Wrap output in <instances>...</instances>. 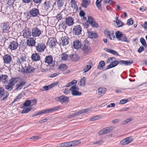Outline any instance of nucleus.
<instances>
[{"label": "nucleus", "instance_id": "41", "mask_svg": "<svg viewBox=\"0 0 147 147\" xmlns=\"http://www.w3.org/2000/svg\"><path fill=\"white\" fill-rule=\"evenodd\" d=\"M84 44L82 47V49L83 50H86L87 49L88 47V42L86 40H85L84 41Z\"/></svg>", "mask_w": 147, "mask_h": 147}, {"label": "nucleus", "instance_id": "5", "mask_svg": "<svg viewBox=\"0 0 147 147\" xmlns=\"http://www.w3.org/2000/svg\"><path fill=\"white\" fill-rule=\"evenodd\" d=\"M82 29L79 25L74 26L73 28V33L74 35L78 36L81 34Z\"/></svg>", "mask_w": 147, "mask_h": 147}, {"label": "nucleus", "instance_id": "53", "mask_svg": "<svg viewBox=\"0 0 147 147\" xmlns=\"http://www.w3.org/2000/svg\"><path fill=\"white\" fill-rule=\"evenodd\" d=\"M133 119L131 118H129L126 119L125 121H124L123 122L122 124H125L128 123L133 121Z\"/></svg>", "mask_w": 147, "mask_h": 147}, {"label": "nucleus", "instance_id": "16", "mask_svg": "<svg viewBox=\"0 0 147 147\" xmlns=\"http://www.w3.org/2000/svg\"><path fill=\"white\" fill-rule=\"evenodd\" d=\"M57 42L56 40L54 38H50L48 40V43H49V46L51 48L53 47H55Z\"/></svg>", "mask_w": 147, "mask_h": 147}, {"label": "nucleus", "instance_id": "42", "mask_svg": "<svg viewBox=\"0 0 147 147\" xmlns=\"http://www.w3.org/2000/svg\"><path fill=\"white\" fill-rule=\"evenodd\" d=\"M123 34L121 33L119 31H117L116 33V38L118 40H119Z\"/></svg>", "mask_w": 147, "mask_h": 147}, {"label": "nucleus", "instance_id": "49", "mask_svg": "<svg viewBox=\"0 0 147 147\" xmlns=\"http://www.w3.org/2000/svg\"><path fill=\"white\" fill-rule=\"evenodd\" d=\"M80 85L84 86L85 85L86 83V78L85 77H83L82 79H81L80 82Z\"/></svg>", "mask_w": 147, "mask_h": 147}, {"label": "nucleus", "instance_id": "22", "mask_svg": "<svg viewBox=\"0 0 147 147\" xmlns=\"http://www.w3.org/2000/svg\"><path fill=\"white\" fill-rule=\"evenodd\" d=\"M68 38L66 36L62 37L61 38V41H60V44L62 45H67L69 43Z\"/></svg>", "mask_w": 147, "mask_h": 147}, {"label": "nucleus", "instance_id": "52", "mask_svg": "<svg viewBox=\"0 0 147 147\" xmlns=\"http://www.w3.org/2000/svg\"><path fill=\"white\" fill-rule=\"evenodd\" d=\"M111 127H109L103 129V131H104L105 134H106L109 132L111 130Z\"/></svg>", "mask_w": 147, "mask_h": 147}, {"label": "nucleus", "instance_id": "63", "mask_svg": "<svg viewBox=\"0 0 147 147\" xmlns=\"http://www.w3.org/2000/svg\"><path fill=\"white\" fill-rule=\"evenodd\" d=\"M69 91H70V90H69V89L65 88L63 90V92L65 94H67L69 93Z\"/></svg>", "mask_w": 147, "mask_h": 147}, {"label": "nucleus", "instance_id": "29", "mask_svg": "<svg viewBox=\"0 0 147 147\" xmlns=\"http://www.w3.org/2000/svg\"><path fill=\"white\" fill-rule=\"evenodd\" d=\"M73 46L74 48L78 49L81 47V44L78 40H76L73 42Z\"/></svg>", "mask_w": 147, "mask_h": 147}, {"label": "nucleus", "instance_id": "32", "mask_svg": "<svg viewBox=\"0 0 147 147\" xmlns=\"http://www.w3.org/2000/svg\"><path fill=\"white\" fill-rule=\"evenodd\" d=\"M26 82L24 81H22L20 83L17 84L16 85L15 90H17L19 89H21L22 87L26 84Z\"/></svg>", "mask_w": 147, "mask_h": 147}, {"label": "nucleus", "instance_id": "13", "mask_svg": "<svg viewBox=\"0 0 147 147\" xmlns=\"http://www.w3.org/2000/svg\"><path fill=\"white\" fill-rule=\"evenodd\" d=\"M132 137H127L120 141V143L121 145H124L128 144L132 141Z\"/></svg>", "mask_w": 147, "mask_h": 147}, {"label": "nucleus", "instance_id": "57", "mask_svg": "<svg viewBox=\"0 0 147 147\" xmlns=\"http://www.w3.org/2000/svg\"><path fill=\"white\" fill-rule=\"evenodd\" d=\"M103 142V141L102 140H100L94 142L93 143V144H96L97 145H100Z\"/></svg>", "mask_w": 147, "mask_h": 147}, {"label": "nucleus", "instance_id": "7", "mask_svg": "<svg viewBox=\"0 0 147 147\" xmlns=\"http://www.w3.org/2000/svg\"><path fill=\"white\" fill-rule=\"evenodd\" d=\"M8 92L5 91L2 87L0 88V98H2L1 100H3L9 96Z\"/></svg>", "mask_w": 147, "mask_h": 147}, {"label": "nucleus", "instance_id": "19", "mask_svg": "<svg viewBox=\"0 0 147 147\" xmlns=\"http://www.w3.org/2000/svg\"><path fill=\"white\" fill-rule=\"evenodd\" d=\"M74 20L71 17L69 16L65 20L66 24L68 26H71L74 24Z\"/></svg>", "mask_w": 147, "mask_h": 147}, {"label": "nucleus", "instance_id": "40", "mask_svg": "<svg viewBox=\"0 0 147 147\" xmlns=\"http://www.w3.org/2000/svg\"><path fill=\"white\" fill-rule=\"evenodd\" d=\"M67 68V65L65 64H62L60 65L59 67V69L61 71H63Z\"/></svg>", "mask_w": 147, "mask_h": 147}, {"label": "nucleus", "instance_id": "4", "mask_svg": "<svg viewBox=\"0 0 147 147\" xmlns=\"http://www.w3.org/2000/svg\"><path fill=\"white\" fill-rule=\"evenodd\" d=\"M69 90L71 92V94L73 96H80L82 94V92L78 91L79 88L76 85L72 86L69 89Z\"/></svg>", "mask_w": 147, "mask_h": 147}, {"label": "nucleus", "instance_id": "58", "mask_svg": "<svg viewBox=\"0 0 147 147\" xmlns=\"http://www.w3.org/2000/svg\"><path fill=\"white\" fill-rule=\"evenodd\" d=\"M128 101V99H123L121 100L119 103L121 104H123L127 102Z\"/></svg>", "mask_w": 147, "mask_h": 147}, {"label": "nucleus", "instance_id": "17", "mask_svg": "<svg viewBox=\"0 0 147 147\" xmlns=\"http://www.w3.org/2000/svg\"><path fill=\"white\" fill-rule=\"evenodd\" d=\"M30 13L32 17H35L39 14V12L38 9L33 8L30 11Z\"/></svg>", "mask_w": 147, "mask_h": 147}, {"label": "nucleus", "instance_id": "43", "mask_svg": "<svg viewBox=\"0 0 147 147\" xmlns=\"http://www.w3.org/2000/svg\"><path fill=\"white\" fill-rule=\"evenodd\" d=\"M102 1V0H97L96 2V6L99 9H102V7L100 3Z\"/></svg>", "mask_w": 147, "mask_h": 147}, {"label": "nucleus", "instance_id": "35", "mask_svg": "<svg viewBox=\"0 0 147 147\" xmlns=\"http://www.w3.org/2000/svg\"><path fill=\"white\" fill-rule=\"evenodd\" d=\"M98 93L99 95L102 96L107 91V90L106 88H99L98 89Z\"/></svg>", "mask_w": 147, "mask_h": 147}, {"label": "nucleus", "instance_id": "25", "mask_svg": "<svg viewBox=\"0 0 147 147\" xmlns=\"http://www.w3.org/2000/svg\"><path fill=\"white\" fill-rule=\"evenodd\" d=\"M133 61L132 60L124 61L121 60L119 61V64L125 65H130L132 64Z\"/></svg>", "mask_w": 147, "mask_h": 147}, {"label": "nucleus", "instance_id": "30", "mask_svg": "<svg viewBox=\"0 0 147 147\" xmlns=\"http://www.w3.org/2000/svg\"><path fill=\"white\" fill-rule=\"evenodd\" d=\"M104 50L106 51L111 53V54H113L116 56H119V55L118 53L115 51L112 50L111 49H108L107 48H105Z\"/></svg>", "mask_w": 147, "mask_h": 147}, {"label": "nucleus", "instance_id": "1", "mask_svg": "<svg viewBox=\"0 0 147 147\" xmlns=\"http://www.w3.org/2000/svg\"><path fill=\"white\" fill-rule=\"evenodd\" d=\"M19 77H12L8 81L7 85H5V88L9 91L12 90L13 86L18 82Z\"/></svg>", "mask_w": 147, "mask_h": 147}, {"label": "nucleus", "instance_id": "51", "mask_svg": "<svg viewBox=\"0 0 147 147\" xmlns=\"http://www.w3.org/2000/svg\"><path fill=\"white\" fill-rule=\"evenodd\" d=\"M116 58L115 57H111L108 58L107 60V63H111L114 60H115Z\"/></svg>", "mask_w": 147, "mask_h": 147}, {"label": "nucleus", "instance_id": "20", "mask_svg": "<svg viewBox=\"0 0 147 147\" xmlns=\"http://www.w3.org/2000/svg\"><path fill=\"white\" fill-rule=\"evenodd\" d=\"M51 2L50 1H46L42 5V9L43 10H47L51 7Z\"/></svg>", "mask_w": 147, "mask_h": 147}, {"label": "nucleus", "instance_id": "26", "mask_svg": "<svg viewBox=\"0 0 147 147\" xmlns=\"http://www.w3.org/2000/svg\"><path fill=\"white\" fill-rule=\"evenodd\" d=\"M23 36L24 37L28 38L30 36H31V32L29 29L27 28H25L23 31Z\"/></svg>", "mask_w": 147, "mask_h": 147}, {"label": "nucleus", "instance_id": "9", "mask_svg": "<svg viewBox=\"0 0 147 147\" xmlns=\"http://www.w3.org/2000/svg\"><path fill=\"white\" fill-rule=\"evenodd\" d=\"M41 34V31L38 27H35L32 30V34L34 37H38Z\"/></svg>", "mask_w": 147, "mask_h": 147}, {"label": "nucleus", "instance_id": "28", "mask_svg": "<svg viewBox=\"0 0 147 147\" xmlns=\"http://www.w3.org/2000/svg\"><path fill=\"white\" fill-rule=\"evenodd\" d=\"M88 36L91 38H95L98 37L97 33L94 32H88Z\"/></svg>", "mask_w": 147, "mask_h": 147}, {"label": "nucleus", "instance_id": "64", "mask_svg": "<svg viewBox=\"0 0 147 147\" xmlns=\"http://www.w3.org/2000/svg\"><path fill=\"white\" fill-rule=\"evenodd\" d=\"M111 32L109 31H107L106 33V34L107 36L111 40H112V38L111 37Z\"/></svg>", "mask_w": 147, "mask_h": 147}, {"label": "nucleus", "instance_id": "11", "mask_svg": "<svg viewBox=\"0 0 147 147\" xmlns=\"http://www.w3.org/2000/svg\"><path fill=\"white\" fill-rule=\"evenodd\" d=\"M1 27L3 31H5L6 32H9V30L10 28L9 23L8 22H5L2 23L1 25Z\"/></svg>", "mask_w": 147, "mask_h": 147}, {"label": "nucleus", "instance_id": "61", "mask_svg": "<svg viewBox=\"0 0 147 147\" xmlns=\"http://www.w3.org/2000/svg\"><path fill=\"white\" fill-rule=\"evenodd\" d=\"M80 16L82 17L85 15V13L83 10H81L80 12Z\"/></svg>", "mask_w": 147, "mask_h": 147}, {"label": "nucleus", "instance_id": "6", "mask_svg": "<svg viewBox=\"0 0 147 147\" xmlns=\"http://www.w3.org/2000/svg\"><path fill=\"white\" fill-rule=\"evenodd\" d=\"M26 56L24 54H22L19 58H17L16 64L17 65H23L24 64L23 63L26 62Z\"/></svg>", "mask_w": 147, "mask_h": 147}, {"label": "nucleus", "instance_id": "59", "mask_svg": "<svg viewBox=\"0 0 147 147\" xmlns=\"http://www.w3.org/2000/svg\"><path fill=\"white\" fill-rule=\"evenodd\" d=\"M144 50V48L143 46H141L138 49V51L139 53H140Z\"/></svg>", "mask_w": 147, "mask_h": 147}, {"label": "nucleus", "instance_id": "56", "mask_svg": "<svg viewBox=\"0 0 147 147\" xmlns=\"http://www.w3.org/2000/svg\"><path fill=\"white\" fill-rule=\"evenodd\" d=\"M91 67V66L90 65H87L86 66L85 69H84L83 71L85 73L87 71L89 70Z\"/></svg>", "mask_w": 147, "mask_h": 147}, {"label": "nucleus", "instance_id": "50", "mask_svg": "<svg viewBox=\"0 0 147 147\" xmlns=\"http://www.w3.org/2000/svg\"><path fill=\"white\" fill-rule=\"evenodd\" d=\"M115 21L118 27H120L122 26L123 23L120 20H118L117 21H114V22H115Z\"/></svg>", "mask_w": 147, "mask_h": 147}, {"label": "nucleus", "instance_id": "44", "mask_svg": "<svg viewBox=\"0 0 147 147\" xmlns=\"http://www.w3.org/2000/svg\"><path fill=\"white\" fill-rule=\"evenodd\" d=\"M140 41L142 45L146 48L147 47V44L144 38H142L140 39Z\"/></svg>", "mask_w": 147, "mask_h": 147}, {"label": "nucleus", "instance_id": "31", "mask_svg": "<svg viewBox=\"0 0 147 147\" xmlns=\"http://www.w3.org/2000/svg\"><path fill=\"white\" fill-rule=\"evenodd\" d=\"M53 60L52 56L51 55H50L46 57L45 61V63L49 64L52 63Z\"/></svg>", "mask_w": 147, "mask_h": 147}, {"label": "nucleus", "instance_id": "12", "mask_svg": "<svg viewBox=\"0 0 147 147\" xmlns=\"http://www.w3.org/2000/svg\"><path fill=\"white\" fill-rule=\"evenodd\" d=\"M65 143L66 147H69L77 145L80 143V142L79 140H76Z\"/></svg>", "mask_w": 147, "mask_h": 147}, {"label": "nucleus", "instance_id": "39", "mask_svg": "<svg viewBox=\"0 0 147 147\" xmlns=\"http://www.w3.org/2000/svg\"><path fill=\"white\" fill-rule=\"evenodd\" d=\"M105 65V63L104 61H101L99 63L97 66V68L99 69H102V67Z\"/></svg>", "mask_w": 147, "mask_h": 147}, {"label": "nucleus", "instance_id": "38", "mask_svg": "<svg viewBox=\"0 0 147 147\" xmlns=\"http://www.w3.org/2000/svg\"><path fill=\"white\" fill-rule=\"evenodd\" d=\"M67 25L65 22V23L64 21H62L59 25V28H61L63 30H65L67 27Z\"/></svg>", "mask_w": 147, "mask_h": 147}, {"label": "nucleus", "instance_id": "27", "mask_svg": "<svg viewBox=\"0 0 147 147\" xmlns=\"http://www.w3.org/2000/svg\"><path fill=\"white\" fill-rule=\"evenodd\" d=\"M32 59L34 61H36L40 59V57L38 53H35L32 54L31 56Z\"/></svg>", "mask_w": 147, "mask_h": 147}, {"label": "nucleus", "instance_id": "33", "mask_svg": "<svg viewBox=\"0 0 147 147\" xmlns=\"http://www.w3.org/2000/svg\"><path fill=\"white\" fill-rule=\"evenodd\" d=\"M90 1L87 0H82L81 6L82 7L86 8L87 6L89 5Z\"/></svg>", "mask_w": 147, "mask_h": 147}, {"label": "nucleus", "instance_id": "23", "mask_svg": "<svg viewBox=\"0 0 147 147\" xmlns=\"http://www.w3.org/2000/svg\"><path fill=\"white\" fill-rule=\"evenodd\" d=\"M59 82H54L53 83H52L51 84L48 85L46 86L43 87V89H44V90H47L53 87H54L57 86Z\"/></svg>", "mask_w": 147, "mask_h": 147}, {"label": "nucleus", "instance_id": "8", "mask_svg": "<svg viewBox=\"0 0 147 147\" xmlns=\"http://www.w3.org/2000/svg\"><path fill=\"white\" fill-rule=\"evenodd\" d=\"M9 48L11 50H15L18 47V43L16 40L9 42Z\"/></svg>", "mask_w": 147, "mask_h": 147}, {"label": "nucleus", "instance_id": "3", "mask_svg": "<svg viewBox=\"0 0 147 147\" xmlns=\"http://www.w3.org/2000/svg\"><path fill=\"white\" fill-rule=\"evenodd\" d=\"M60 109V107H59L56 106L52 108H50L49 109H47L46 110H44L41 111L36 114H34L32 115V117H34V116L41 115L42 114L49 113V112H52L54 111H56L58 110L59 109Z\"/></svg>", "mask_w": 147, "mask_h": 147}, {"label": "nucleus", "instance_id": "34", "mask_svg": "<svg viewBox=\"0 0 147 147\" xmlns=\"http://www.w3.org/2000/svg\"><path fill=\"white\" fill-rule=\"evenodd\" d=\"M8 76L7 75H2L1 76L0 81L3 83H6Z\"/></svg>", "mask_w": 147, "mask_h": 147}, {"label": "nucleus", "instance_id": "54", "mask_svg": "<svg viewBox=\"0 0 147 147\" xmlns=\"http://www.w3.org/2000/svg\"><path fill=\"white\" fill-rule=\"evenodd\" d=\"M31 103V102L29 100H27L24 103V106L25 107H27L29 106Z\"/></svg>", "mask_w": 147, "mask_h": 147}, {"label": "nucleus", "instance_id": "10", "mask_svg": "<svg viewBox=\"0 0 147 147\" xmlns=\"http://www.w3.org/2000/svg\"><path fill=\"white\" fill-rule=\"evenodd\" d=\"M46 48L45 44L42 43H38L36 46V49L38 52L43 51Z\"/></svg>", "mask_w": 147, "mask_h": 147}, {"label": "nucleus", "instance_id": "60", "mask_svg": "<svg viewBox=\"0 0 147 147\" xmlns=\"http://www.w3.org/2000/svg\"><path fill=\"white\" fill-rule=\"evenodd\" d=\"M98 116H97L93 117L90 118V120L91 121H94L98 120Z\"/></svg>", "mask_w": 147, "mask_h": 147}, {"label": "nucleus", "instance_id": "62", "mask_svg": "<svg viewBox=\"0 0 147 147\" xmlns=\"http://www.w3.org/2000/svg\"><path fill=\"white\" fill-rule=\"evenodd\" d=\"M59 74V73H54L53 74L51 75L49 77L50 78H53L54 77H56Z\"/></svg>", "mask_w": 147, "mask_h": 147}, {"label": "nucleus", "instance_id": "14", "mask_svg": "<svg viewBox=\"0 0 147 147\" xmlns=\"http://www.w3.org/2000/svg\"><path fill=\"white\" fill-rule=\"evenodd\" d=\"M55 100L57 101L61 102H69L68 97L64 95L57 97L55 98Z\"/></svg>", "mask_w": 147, "mask_h": 147}, {"label": "nucleus", "instance_id": "37", "mask_svg": "<svg viewBox=\"0 0 147 147\" xmlns=\"http://www.w3.org/2000/svg\"><path fill=\"white\" fill-rule=\"evenodd\" d=\"M119 40L128 43L129 42L128 39L126 36L125 34H123Z\"/></svg>", "mask_w": 147, "mask_h": 147}, {"label": "nucleus", "instance_id": "48", "mask_svg": "<svg viewBox=\"0 0 147 147\" xmlns=\"http://www.w3.org/2000/svg\"><path fill=\"white\" fill-rule=\"evenodd\" d=\"M32 108H24L22 111V113H26L29 112Z\"/></svg>", "mask_w": 147, "mask_h": 147}, {"label": "nucleus", "instance_id": "21", "mask_svg": "<svg viewBox=\"0 0 147 147\" xmlns=\"http://www.w3.org/2000/svg\"><path fill=\"white\" fill-rule=\"evenodd\" d=\"M118 64H119V61L117 60H114L110 64L107 66L106 69H108L115 67Z\"/></svg>", "mask_w": 147, "mask_h": 147}, {"label": "nucleus", "instance_id": "46", "mask_svg": "<svg viewBox=\"0 0 147 147\" xmlns=\"http://www.w3.org/2000/svg\"><path fill=\"white\" fill-rule=\"evenodd\" d=\"M70 3L72 8L76 9L78 7L75 0H72L71 1Z\"/></svg>", "mask_w": 147, "mask_h": 147}, {"label": "nucleus", "instance_id": "45", "mask_svg": "<svg viewBox=\"0 0 147 147\" xmlns=\"http://www.w3.org/2000/svg\"><path fill=\"white\" fill-rule=\"evenodd\" d=\"M57 2V5L58 7L59 8H60L63 6L64 4L63 0H58Z\"/></svg>", "mask_w": 147, "mask_h": 147}, {"label": "nucleus", "instance_id": "47", "mask_svg": "<svg viewBox=\"0 0 147 147\" xmlns=\"http://www.w3.org/2000/svg\"><path fill=\"white\" fill-rule=\"evenodd\" d=\"M68 55H67L65 53H63L61 55V57L62 59L64 61L67 60L68 57Z\"/></svg>", "mask_w": 147, "mask_h": 147}, {"label": "nucleus", "instance_id": "24", "mask_svg": "<svg viewBox=\"0 0 147 147\" xmlns=\"http://www.w3.org/2000/svg\"><path fill=\"white\" fill-rule=\"evenodd\" d=\"M27 45L29 46L32 47L34 46L35 44V40L33 38H30L27 40Z\"/></svg>", "mask_w": 147, "mask_h": 147}, {"label": "nucleus", "instance_id": "18", "mask_svg": "<svg viewBox=\"0 0 147 147\" xmlns=\"http://www.w3.org/2000/svg\"><path fill=\"white\" fill-rule=\"evenodd\" d=\"M3 59L5 63L6 64H9L12 61L11 57L8 54L5 55L3 56Z\"/></svg>", "mask_w": 147, "mask_h": 147}, {"label": "nucleus", "instance_id": "15", "mask_svg": "<svg viewBox=\"0 0 147 147\" xmlns=\"http://www.w3.org/2000/svg\"><path fill=\"white\" fill-rule=\"evenodd\" d=\"M88 21L91 25L93 27L97 28L98 25L96 21L90 16L88 17Z\"/></svg>", "mask_w": 147, "mask_h": 147}, {"label": "nucleus", "instance_id": "55", "mask_svg": "<svg viewBox=\"0 0 147 147\" xmlns=\"http://www.w3.org/2000/svg\"><path fill=\"white\" fill-rule=\"evenodd\" d=\"M127 24L128 26L132 25L133 23V21L132 19L130 18L127 20Z\"/></svg>", "mask_w": 147, "mask_h": 147}, {"label": "nucleus", "instance_id": "2", "mask_svg": "<svg viewBox=\"0 0 147 147\" xmlns=\"http://www.w3.org/2000/svg\"><path fill=\"white\" fill-rule=\"evenodd\" d=\"M22 68L21 69V72L26 73H31L34 72L35 69L32 66H30L28 64L27 65L25 63L23 65H22Z\"/></svg>", "mask_w": 147, "mask_h": 147}, {"label": "nucleus", "instance_id": "36", "mask_svg": "<svg viewBox=\"0 0 147 147\" xmlns=\"http://www.w3.org/2000/svg\"><path fill=\"white\" fill-rule=\"evenodd\" d=\"M72 61H76L79 59V57L77 54L70 55L69 56Z\"/></svg>", "mask_w": 147, "mask_h": 147}]
</instances>
